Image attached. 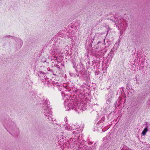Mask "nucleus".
<instances>
[{"label": "nucleus", "instance_id": "1", "mask_svg": "<svg viewBox=\"0 0 150 150\" xmlns=\"http://www.w3.org/2000/svg\"><path fill=\"white\" fill-rule=\"evenodd\" d=\"M2 122L3 126L6 130L9 132V131L12 132L14 136H18L20 133L19 130L16 128L15 123L12 121L11 118L6 119L3 118L2 120Z\"/></svg>", "mask_w": 150, "mask_h": 150}, {"label": "nucleus", "instance_id": "2", "mask_svg": "<svg viewBox=\"0 0 150 150\" xmlns=\"http://www.w3.org/2000/svg\"><path fill=\"white\" fill-rule=\"evenodd\" d=\"M42 109L43 110V113L45 116V117H48L47 119H49V117L52 118L51 115L52 112L51 111V108H50V102L46 98L44 99L43 102L42 103Z\"/></svg>", "mask_w": 150, "mask_h": 150}, {"label": "nucleus", "instance_id": "3", "mask_svg": "<svg viewBox=\"0 0 150 150\" xmlns=\"http://www.w3.org/2000/svg\"><path fill=\"white\" fill-rule=\"evenodd\" d=\"M43 83L44 85L46 86L51 87L53 88H54V87H57L59 91H61L62 90V88L64 87H65L66 89H67V86H65L64 85H63V87L62 86L60 85L59 83L58 82L55 83L52 81L49 82L46 81H43Z\"/></svg>", "mask_w": 150, "mask_h": 150}, {"label": "nucleus", "instance_id": "4", "mask_svg": "<svg viewBox=\"0 0 150 150\" xmlns=\"http://www.w3.org/2000/svg\"><path fill=\"white\" fill-rule=\"evenodd\" d=\"M64 104L65 105V108L67 109V110H69L70 109H73L75 111H77L79 109L76 107L75 105H72V103H68L67 104L65 103Z\"/></svg>", "mask_w": 150, "mask_h": 150}, {"label": "nucleus", "instance_id": "5", "mask_svg": "<svg viewBox=\"0 0 150 150\" xmlns=\"http://www.w3.org/2000/svg\"><path fill=\"white\" fill-rule=\"evenodd\" d=\"M80 130H77L76 131H74L73 132V134L75 137V139L77 140L78 142L79 141V143L81 142L83 139L82 137H80V134H78L80 133Z\"/></svg>", "mask_w": 150, "mask_h": 150}, {"label": "nucleus", "instance_id": "6", "mask_svg": "<svg viewBox=\"0 0 150 150\" xmlns=\"http://www.w3.org/2000/svg\"><path fill=\"white\" fill-rule=\"evenodd\" d=\"M94 40V37L93 38H90L89 37H88L87 38L86 44L88 45L90 48L92 47L93 42V43L94 42H93Z\"/></svg>", "mask_w": 150, "mask_h": 150}, {"label": "nucleus", "instance_id": "7", "mask_svg": "<svg viewBox=\"0 0 150 150\" xmlns=\"http://www.w3.org/2000/svg\"><path fill=\"white\" fill-rule=\"evenodd\" d=\"M83 65L81 63L79 64H77V65L76 66V69L75 70H76V72L78 73V71H79V70H83Z\"/></svg>", "mask_w": 150, "mask_h": 150}, {"label": "nucleus", "instance_id": "8", "mask_svg": "<svg viewBox=\"0 0 150 150\" xmlns=\"http://www.w3.org/2000/svg\"><path fill=\"white\" fill-rule=\"evenodd\" d=\"M58 49L59 48L58 47H54L51 50V52H50L51 54L52 55H54L57 52V51H59Z\"/></svg>", "mask_w": 150, "mask_h": 150}, {"label": "nucleus", "instance_id": "9", "mask_svg": "<svg viewBox=\"0 0 150 150\" xmlns=\"http://www.w3.org/2000/svg\"><path fill=\"white\" fill-rule=\"evenodd\" d=\"M113 17L115 19H116V21L120 25V24H122V22L123 21V20L122 18L121 19H118V18H116V17L115 15L113 16Z\"/></svg>", "mask_w": 150, "mask_h": 150}, {"label": "nucleus", "instance_id": "10", "mask_svg": "<svg viewBox=\"0 0 150 150\" xmlns=\"http://www.w3.org/2000/svg\"><path fill=\"white\" fill-rule=\"evenodd\" d=\"M147 131V127L144 128L143 131H142V134L143 135H144L146 134V133Z\"/></svg>", "mask_w": 150, "mask_h": 150}, {"label": "nucleus", "instance_id": "11", "mask_svg": "<svg viewBox=\"0 0 150 150\" xmlns=\"http://www.w3.org/2000/svg\"><path fill=\"white\" fill-rule=\"evenodd\" d=\"M71 63L72 64L73 67L75 69H76V63L75 62H74L73 61H71Z\"/></svg>", "mask_w": 150, "mask_h": 150}, {"label": "nucleus", "instance_id": "12", "mask_svg": "<svg viewBox=\"0 0 150 150\" xmlns=\"http://www.w3.org/2000/svg\"><path fill=\"white\" fill-rule=\"evenodd\" d=\"M108 60L111 61L113 56L112 54H109L108 55Z\"/></svg>", "mask_w": 150, "mask_h": 150}, {"label": "nucleus", "instance_id": "13", "mask_svg": "<svg viewBox=\"0 0 150 150\" xmlns=\"http://www.w3.org/2000/svg\"><path fill=\"white\" fill-rule=\"evenodd\" d=\"M83 78L85 79L87 78V74L86 73H84L83 74L82 76Z\"/></svg>", "mask_w": 150, "mask_h": 150}, {"label": "nucleus", "instance_id": "14", "mask_svg": "<svg viewBox=\"0 0 150 150\" xmlns=\"http://www.w3.org/2000/svg\"><path fill=\"white\" fill-rule=\"evenodd\" d=\"M18 41L20 43V47L23 44V41L22 40L20 39H18Z\"/></svg>", "mask_w": 150, "mask_h": 150}, {"label": "nucleus", "instance_id": "15", "mask_svg": "<svg viewBox=\"0 0 150 150\" xmlns=\"http://www.w3.org/2000/svg\"><path fill=\"white\" fill-rule=\"evenodd\" d=\"M105 117H103L101 119V120L100 121H99L98 122V124L99 123V122H103L105 120Z\"/></svg>", "mask_w": 150, "mask_h": 150}, {"label": "nucleus", "instance_id": "16", "mask_svg": "<svg viewBox=\"0 0 150 150\" xmlns=\"http://www.w3.org/2000/svg\"><path fill=\"white\" fill-rule=\"evenodd\" d=\"M79 72V73L81 74V76H82V75L83 74V70H79V71H78Z\"/></svg>", "mask_w": 150, "mask_h": 150}, {"label": "nucleus", "instance_id": "17", "mask_svg": "<svg viewBox=\"0 0 150 150\" xmlns=\"http://www.w3.org/2000/svg\"><path fill=\"white\" fill-rule=\"evenodd\" d=\"M124 88L123 87H122L120 88V93L121 94H122V93H123L124 91Z\"/></svg>", "mask_w": 150, "mask_h": 150}, {"label": "nucleus", "instance_id": "18", "mask_svg": "<svg viewBox=\"0 0 150 150\" xmlns=\"http://www.w3.org/2000/svg\"><path fill=\"white\" fill-rule=\"evenodd\" d=\"M60 32H59V33L58 34V35L59 36V37H62V38H63V37H64V35H62V34H60Z\"/></svg>", "mask_w": 150, "mask_h": 150}, {"label": "nucleus", "instance_id": "19", "mask_svg": "<svg viewBox=\"0 0 150 150\" xmlns=\"http://www.w3.org/2000/svg\"><path fill=\"white\" fill-rule=\"evenodd\" d=\"M54 66L55 67H57V68H58L59 69H60V67L57 64H55L54 65Z\"/></svg>", "mask_w": 150, "mask_h": 150}, {"label": "nucleus", "instance_id": "20", "mask_svg": "<svg viewBox=\"0 0 150 150\" xmlns=\"http://www.w3.org/2000/svg\"><path fill=\"white\" fill-rule=\"evenodd\" d=\"M100 73L99 71H95V74L96 75H97L98 74Z\"/></svg>", "mask_w": 150, "mask_h": 150}, {"label": "nucleus", "instance_id": "21", "mask_svg": "<svg viewBox=\"0 0 150 150\" xmlns=\"http://www.w3.org/2000/svg\"><path fill=\"white\" fill-rule=\"evenodd\" d=\"M109 54H114L113 51L112 50H111V51H110Z\"/></svg>", "mask_w": 150, "mask_h": 150}, {"label": "nucleus", "instance_id": "22", "mask_svg": "<svg viewBox=\"0 0 150 150\" xmlns=\"http://www.w3.org/2000/svg\"><path fill=\"white\" fill-rule=\"evenodd\" d=\"M70 75L71 76H73L74 74L72 73H69Z\"/></svg>", "mask_w": 150, "mask_h": 150}, {"label": "nucleus", "instance_id": "23", "mask_svg": "<svg viewBox=\"0 0 150 150\" xmlns=\"http://www.w3.org/2000/svg\"><path fill=\"white\" fill-rule=\"evenodd\" d=\"M110 20L112 21H113V22L114 23H115V20H113V19H112L111 18H110L109 19Z\"/></svg>", "mask_w": 150, "mask_h": 150}, {"label": "nucleus", "instance_id": "24", "mask_svg": "<svg viewBox=\"0 0 150 150\" xmlns=\"http://www.w3.org/2000/svg\"><path fill=\"white\" fill-rule=\"evenodd\" d=\"M135 79H136V81H137V82L138 81V80L137 79V77L136 76L135 77Z\"/></svg>", "mask_w": 150, "mask_h": 150}, {"label": "nucleus", "instance_id": "25", "mask_svg": "<svg viewBox=\"0 0 150 150\" xmlns=\"http://www.w3.org/2000/svg\"><path fill=\"white\" fill-rule=\"evenodd\" d=\"M120 25L122 27V26H123L124 25V24L123 23H122V24H120Z\"/></svg>", "mask_w": 150, "mask_h": 150}, {"label": "nucleus", "instance_id": "26", "mask_svg": "<svg viewBox=\"0 0 150 150\" xmlns=\"http://www.w3.org/2000/svg\"><path fill=\"white\" fill-rule=\"evenodd\" d=\"M129 84H127V89H128V87H129Z\"/></svg>", "mask_w": 150, "mask_h": 150}, {"label": "nucleus", "instance_id": "27", "mask_svg": "<svg viewBox=\"0 0 150 150\" xmlns=\"http://www.w3.org/2000/svg\"><path fill=\"white\" fill-rule=\"evenodd\" d=\"M13 37L12 36H10V35H7V36H6V37H7V38H9V37Z\"/></svg>", "mask_w": 150, "mask_h": 150}, {"label": "nucleus", "instance_id": "28", "mask_svg": "<svg viewBox=\"0 0 150 150\" xmlns=\"http://www.w3.org/2000/svg\"><path fill=\"white\" fill-rule=\"evenodd\" d=\"M77 76L78 77H79V74H77Z\"/></svg>", "mask_w": 150, "mask_h": 150}, {"label": "nucleus", "instance_id": "29", "mask_svg": "<svg viewBox=\"0 0 150 150\" xmlns=\"http://www.w3.org/2000/svg\"><path fill=\"white\" fill-rule=\"evenodd\" d=\"M54 59L56 58V59H57V57H55V56H54Z\"/></svg>", "mask_w": 150, "mask_h": 150}, {"label": "nucleus", "instance_id": "30", "mask_svg": "<svg viewBox=\"0 0 150 150\" xmlns=\"http://www.w3.org/2000/svg\"><path fill=\"white\" fill-rule=\"evenodd\" d=\"M50 69L49 68H48L47 69V70H49Z\"/></svg>", "mask_w": 150, "mask_h": 150}, {"label": "nucleus", "instance_id": "31", "mask_svg": "<svg viewBox=\"0 0 150 150\" xmlns=\"http://www.w3.org/2000/svg\"><path fill=\"white\" fill-rule=\"evenodd\" d=\"M99 60H100V59L99 58L98 60H96L97 61H99Z\"/></svg>", "mask_w": 150, "mask_h": 150}, {"label": "nucleus", "instance_id": "32", "mask_svg": "<svg viewBox=\"0 0 150 150\" xmlns=\"http://www.w3.org/2000/svg\"><path fill=\"white\" fill-rule=\"evenodd\" d=\"M109 32V30H108V31H107V34H108V32Z\"/></svg>", "mask_w": 150, "mask_h": 150}, {"label": "nucleus", "instance_id": "33", "mask_svg": "<svg viewBox=\"0 0 150 150\" xmlns=\"http://www.w3.org/2000/svg\"><path fill=\"white\" fill-rule=\"evenodd\" d=\"M40 72H41V73H42V71H41Z\"/></svg>", "mask_w": 150, "mask_h": 150}, {"label": "nucleus", "instance_id": "34", "mask_svg": "<svg viewBox=\"0 0 150 150\" xmlns=\"http://www.w3.org/2000/svg\"><path fill=\"white\" fill-rule=\"evenodd\" d=\"M44 61V62H45V60L44 61Z\"/></svg>", "mask_w": 150, "mask_h": 150}]
</instances>
